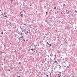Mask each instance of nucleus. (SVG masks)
<instances>
[{
    "mask_svg": "<svg viewBox=\"0 0 77 77\" xmlns=\"http://www.w3.org/2000/svg\"><path fill=\"white\" fill-rule=\"evenodd\" d=\"M46 22L47 21H46Z\"/></svg>",
    "mask_w": 77,
    "mask_h": 77,
    "instance_id": "nucleus-50",
    "label": "nucleus"
},
{
    "mask_svg": "<svg viewBox=\"0 0 77 77\" xmlns=\"http://www.w3.org/2000/svg\"><path fill=\"white\" fill-rule=\"evenodd\" d=\"M66 14H69V10H66Z\"/></svg>",
    "mask_w": 77,
    "mask_h": 77,
    "instance_id": "nucleus-2",
    "label": "nucleus"
},
{
    "mask_svg": "<svg viewBox=\"0 0 77 77\" xmlns=\"http://www.w3.org/2000/svg\"><path fill=\"white\" fill-rule=\"evenodd\" d=\"M57 62L56 61H55V62H54V63H57Z\"/></svg>",
    "mask_w": 77,
    "mask_h": 77,
    "instance_id": "nucleus-14",
    "label": "nucleus"
},
{
    "mask_svg": "<svg viewBox=\"0 0 77 77\" xmlns=\"http://www.w3.org/2000/svg\"><path fill=\"white\" fill-rule=\"evenodd\" d=\"M45 62L46 63V64H47L49 63V61H45Z\"/></svg>",
    "mask_w": 77,
    "mask_h": 77,
    "instance_id": "nucleus-7",
    "label": "nucleus"
},
{
    "mask_svg": "<svg viewBox=\"0 0 77 77\" xmlns=\"http://www.w3.org/2000/svg\"><path fill=\"white\" fill-rule=\"evenodd\" d=\"M24 31H26V29H24Z\"/></svg>",
    "mask_w": 77,
    "mask_h": 77,
    "instance_id": "nucleus-42",
    "label": "nucleus"
},
{
    "mask_svg": "<svg viewBox=\"0 0 77 77\" xmlns=\"http://www.w3.org/2000/svg\"><path fill=\"white\" fill-rule=\"evenodd\" d=\"M30 6H31V5H30Z\"/></svg>",
    "mask_w": 77,
    "mask_h": 77,
    "instance_id": "nucleus-54",
    "label": "nucleus"
},
{
    "mask_svg": "<svg viewBox=\"0 0 77 77\" xmlns=\"http://www.w3.org/2000/svg\"><path fill=\"white\" fill-rule=\"evenodd\" d=\"M47 45H49V43H48V42H47Z\"/></svg>",
    "mask_w": 77,
    "mask_h": 77,
    "instance_id": "nucleus-18",
    "label": "nucleus"
},
{
    "mask_svg": "<svg viewBox=\"0 0 77 77\" xmlns=\"http://www.w3.org/2000/svg\"><path fill=\"white\" fill-rule=\"evenodd\" d=\"M48 57H49V56H48Z\"/></svg>",
    "mask_w": 77,
    "mask_h": 77,
    "instance_id": "nucleus-46",
    "label": "nucleus"
},
{
    "mask_svg": "<svg viewBox=\"0 0 77 77\" xmlns=\"http://www.w3.org/2000/svg\"><path fill=\"white\" fill-rule=\"evenodd\" d=\"M70 67V64H68V66L67 67L69 68Z\"/></svg>",
    "mask_w": 77,
    "mask_h": 77,
    "instance_id": "nucleus-8",
    "label": "nucleus"
},
{
    "mask_svg": "<svg viewBox=\"0 0 77 77\" xmlns=\"http://www.w3.org/2000/svg\"><path fill=\"white\" fill-rule=\"evenodd\" d=\"M61 14H63V13L61 12Z\"/></svg>",
    "mask_w": 77,
    "mask_h": 77,
    "instance_id": "nucleus-31",
    "label": "nucleus"
},
{
    "mask_svg": "<svg viewBox=\"0 0 77 77\" xmlns=\"http://www.w3.org/2000/svg\"><path fill=\"white\" fill-rule=\"evenodd\" d=\"M75 13H77V12L76 10H75Z\"/></svg>",
    "mask_w": 77,
    "mask_h": 77,
    "instance_id": "nucleus-15",
    "label": "nucleus"
},
{
    "mask_svg": "<svg viewBox=\"0 0 77 77\" xmlns=\"http://www.w3.org/2000/svg\"><path fill=\"white\" fill-rule=\"evenodd\" d=\"M63 65L65 67H66V63L65 62H64L63 63Z\"/></svg>",
    "mask_w": 77,
    "mask_h": 77,
    "instance_id": "nucleus-1",
    "label": "nucleus"
},
{
    "mask_svg": "<svg viewBox=\"0 0 77 77\" xmlns=\"http://www.w3.org/2000/svg\"><path fill=\"white\" fill-rule=\"evenodd\" d=\"M46 76H47V77H48V75H47Z\"/></svg>",
    "mask_w": 77,
    "mask_h": 77,
    "instance_id": "nucleus-24",
    "label": "nucleus"
},
{
    "mask_svg": "<svg viewBox=\"0 0 77 77\" xmlns=\"http://www.w3.org/2000/svg\"><path fill=\"white\" fill-rule=\"evenodd\" d=\"M27 40H26V41H27Z\"/></svg>",
    "mask_w": 77,
    "mask_h": 77,
    "instance_id": "nucleus-51",
    "label": "nucleus"
},
{
    "mask_svg": "<svg viewBox=\"0 0 77 77\" xmlns=\"http://www.w3.org/2000/svg\"><path fill=\"white\" fill-rule=\"evenodd\" d=\"M50 56H51V54H50Z\"/></svg>",
    "mask_w": 77,
    "mask_h": 77,
    "instance_id": "nucleus-38",
    "label": "nucleus"
},
{
    "mask_svg": "<svg viewBox=\"0 0 77 77\" xmlns=\"http://www.w3.org/2000/svg\"><path fill=\"white\" fill-rule=\"evenodd\" d=\"M65 54H66V55H67V54L66 52H65Z\"/></svg>",
    "mask_w": 77,
    "mask_h": 77,
    "instance_id": "nucleus-22",
    "label": "nucleus"
},
{
    "mask_svg": "<svg viewBox=\"0 0 77 77\" xmlns=\"http://www.w3.org/2000/svg\"><path fill=\"white\" fill-rule=\"evenodd\" d=\"M41 43V42H40V43Z\"/></svg>",
    "mask_w": 77,
    "mask_h": 77,
    "instance_id": "nucleus-47",
    "label": "nucleus"
},
{
    "mask_svg": "<svg viewBox=\"0 0 77 77\" xmlns=\"http://www.w3.org/2000/svg\"><path fill=\"white\" fill-rule=\"evenodd\" d=\"M32 53H33V54H35V51H34V52H33Z\"/></svg>",
    "mask_w": 77,
    "mask_h": 77,
    "instance_id": "nucleus-19",
    "label": "nucleus"
},
{
    "mask_svg": "<svg viewBox=\"0 0 77 77\" xmlns=\"http://www.w3.org/2000/svg\"><path fill=\"white\" fill-rule=\"evenodd\" d=\"M49 45H50V46H51V45L50 44H49Z\"/></svg>",
    "mask_w": 77,
    "mask_h": 77,
    "instance_id": "nucleus-23",
    "label": "nucleus"
},
{
    "mask_svg": "<svg viewBox=\"0 0 77 77\" xmlns=\"http://www.w3.org/2000/svg\"><path fill=\"white\" fill-rule=\"evenodd\" d=\"M53 73V72H51V74H52Z\"/></svg>",
    "mask_w": 77,
    "mask_h": 77,
    "instance_id": "nucleus-43",
    "label": "nucleus"
},
{
    "mask_svg": "<svg viewBox=\"0 0 77 77\" xmlns=\"http://www.w3.org/2000/svg\"><path fill=\"white\" fill-rule=\"evenodd\" d=\"M37 66H36V67H37H37H37Z\"/></svg>",
    "mask_w": 77,
    "mask_h": 77,
    "instance_id": "nucleus-48",
    "label": "nucleus"
},
{
    "mask_svg": "<svg viewBox=\"0 0 77 77\" xmlns=\"http://www.w3.org/2000/svg\"><path fill=\"white\" fill-rule=\"evenodd\" d=\"M22 41H23L24 42L25 41V40L24 39H23Z\"/></svg>",
    "mask_w": 77,
    "mask_h": 77,
    "instance_id": "nucleus-17",
    "label": "nucleus"
},
{
    "mask_svg": "<svg viewBox=\"0 0 77 77\" xmlns=\"http://www.w3.org/2000/svg\"><path fill=\"white\" fill-rule=\"evenodd\" d=\"M20 16L21 17H23V15L22 14H21L20 15Z\"/></svg>",
    "mask_w": 77,
    "mask_h": 77,
    "instance_id": "nucleus-10",
    "label": "nucleus"
},
{
    "mask_svg": "<svg viewBox=\"0 0 77 77\" xmlns=\"http://www.w3.org/2000/svg\"><path fill=\"white\" fill-rule=\"evenodd\" d=\"M36 66H38V68L39 67V66H38V65H37V64H36Z\"/></svg>",
    "mask_w": 77,
    "mask_h": 77,
    "instance_id": "nucleus-13",
    "label": "nucleus"
},
{
    "mask_svg": "<svg viewBox=\"0 0 77 77\" xmlns=\"http://www.w3.org/2000/svg\"><path fill=\"white\" fill-rule=\"evenodd\" d=\"M31 50H32V51H33V49L32 48V49H31Z\"/></svg>",
    "mask_w": 77,
    "mask_h": 77,
    "instance_id": "nucleus-20",
    "label": "nucleus"
},
{
    "mask_svg": "<svg viewBox=\"0 0 77 77\" xmlns=\"http://www.w3.org/2000/svg\"><path fill=\"white\" fill-rule=\"evenodd\" d=\"M58 77H60V75H59V76H58Z\"/></svg>",
    "mask_w": 77,
    "mask_h": 77,
    "instance_id": "nucleus-39",
    "label": "nucleus"
},
{
    "mask_svg": "<svg viewBox=\"0 0 77 77\" xmlns=\"http://www.w3.org/2000/svg\"><path fill=\"white\" fill-rule=\"evenodd\" d=\"M72 72H73V73H74V71H72Z\"/></svg>",
    "mask_w": 77,
    "mask_h": 77,
    "instance_id": "nucleus-26",
    "label": "nucleus"
},
{
    "mask_svg": "<svg viewBox=\"0 0 77 77\" xmlns=\"http://www.w3.org/2000/svg\"><path fill=\"white\" fill-rule=\"evenodd\" d=\"M24 31L23 30H22V32H23Z\"/></svg>",
    "mask_w": 77,
    "mask_h": 77,
    "instance_id": "nucleus-44",
    "label": "nucleus"
},
{
    "mask_svg": "<svg viewBox=\"0 0 77 77\" xmlns=\"http://www.w3.org/2000/svg\"><path fill=\"white\" fill-rule=\"evenodd\" d=\"M17 77H20V76H19L18 75H17Z\"/></svg>",
    "mask_w": 77,
    "mask_h": 77,
    "instance_id": "nucleus-32",
    "label": "nucleus"
},
{
    "mask_svg": "<svg viewBox=\"0 0 77 77\" xmlns=\"http://www.w3.org/2000/svg\"><path fill=\"white\" fill-rule=\"evenodd\" d=\"M53 60H51V61H50V63L51 64H52V65H54V63H53Z\"/></svg>",
    "mask_w": 77,
    "mask_h": 77,
    "instance_id": "nucleus-5",
    "label": "nucleus"
},
{
    "mask_svg": "<svg viewBox=\"0 0 77 77\" xmlns=\"http://www.w3.org/2000/svg\"><path fill=\"white\" fill-rule=\"evenodd\" d=\"M76 16L75 15H74L73 17V19H74L75 18Z\"/></svg>",
    "mask_w": 77,
    "mask_h": 77,
    "instance_id": "nucleus-6",
    "label": "nucleus"
},
{
    "mask_svg": "<svg viewBox=\"0 0 77 77\" xmlns=\"http://www.w3.org/2000/svg\"><path fill=\"white\" fill-rule=\"evenodd\" d=\"M34 21V20H33V21Z\"/></svg>",
    "mask_w": 77,
    "mask_h": 77,
    "instance_id": "nucleus-45",
    "label": "nucleus"
},
{
    "mask_svg": "<svg viewBox=\"0 0 77 77\" xmlns=\"http://www.w3.org/2000/svg\"><path fill=\"white\" fill-rule=\"evenodd\" d=\"M1 34H2V35H3V32L1 33Z\"/></svg>",
    "mask_w": 77,
    "mask_h": 77,
    "instance_id": "nucleus-25",
    "label": "nucleus"
},
{
    "mask_svg": "<svg viewBox=\"0 0 77 77\" xmlns=\"http://www.w3.org/2000/svg\"><path fill=\"white\" fill-rule=\"evenodd\" d=\"M54 8H53V9H54L55 10H56V7H55V6H54Z\"/></svg>",
    "mask_w": 77,
    "mask_h": 77,
    "instance_id": "nucleus-9",
    "label": "nucleus"
},
{
    "mask_svg": "<svg viewBox=\"0 0 77 77\" xmlns=\"http://www.w3.org/2000/svg\"><path fill=\"white\" fill-rule=\"evenodd\" d=\"M58 75H59V74H58Z\"/></svg>",
    "mask_w": 77,
    "mask_h": 77,
    "instance_id": "nucleus-49",
    "label": "nucleus"
},
{
    "mask_svg": "<svg viewBox=\"0 0 77 77\" xmlns=\"http://www.w3.org/2000/svg\"><path fill=\"white\" fill-rule=\"evenodd\" d=\"M65 5V4H64V5H63V7H64Z\"/></svg>",
    "mask_w": 77,
    "mask_h": 77,
    "instance_id": "nucleus-28",
    "label": "nucleus"
},
{
    "mask_svg": "<svg viewBox=\"0 0 77 77\" xmlns=\"http://www.w3.org/2000/svg\"><path fill=\"white\" fill-rule=\"evenodd\" d=\"M70 16H70L71 18L73 19V15L72 14V13L71 14Z\"/></svg>",
    "mask_w": 77,
    "mask_h": 77,
    "instance_id": "nucleus-4",
    "label": "nucleus"
},
{
    "mask_svg": "<svg viewBox=\"0 0 77 77\" xmlns=\"http://www.w3.org/2000/svg\"><path fill=\"white\" fill-rule=\"evenodd\" d=\"M29 51H30V50L29 49Z\"/></svg>",
    "mask_w": 77,
    "mask_h": 77,
    "instance_id": "nucleus-52",
    "label": "nucleus"
},
{
    "mask_svg": "<svg viewBox=\"0 0 77 77\" xmlns=\"http://www.w3.org/2000/svg\"><path fill=\"white\" fill-rule=\"evenodd\" d=\"M20 14H21V12H20Z\"/></svg>",
    "mask_w": 77,
    "mask_h": 77,
    "instance_id": "nucleus-41",
    "label": "nucleus"
},
{
    "mask_svg": "<svg viewBox=\"0 0 77 77\" xmlns=\"http://www.w3.org/2000/svg\"><path fill=\"white\" fill-rule=\"evenodd\" d=\"M20 38H22L23 39H24V37H23V36H22V37H21Z\"/></svg>",
    "mask_w": 77,
    "mask_h": 77,
    "instance_id": "nucleus-12",
    "label": "nucleus"
},
{
    "mask_svg": "<svg viewBox=\"0 0 77 77\" xmlns=\"http://www.w3.org/2000/svg\"><path fill=\"white\" fill-rule=\"evenodd\" d=\"M29 25L31 26H32L33 25L32 24H31Z\"/></svg>",
    "mask_w": 77,
    "mask_h": 77,
    "instance_id": "nucleus-11",
    "label": "nucleus"
},
{
    "mask_svg": "<svg viewBox=\"0 0 77 77\" xmlns=\"http://www.w3.org/2000/svg\"><path fill=\"white\" fill-rule=\"evenodd\" d=\"M19 54H20V52L19 53Z\"/></svg>",
    "mask_w": 77,
    "mask_h": 77,
    "instance_id": "nucleus-37",
    "label": "nucleus"
},
{
    "mask_svg": "<svg viewBox=\"0 0 77 77\" xmlns=\"http://www.w3.org/2000/svg\"><path fill=\"white\" fill-rule=\"evenodd\" d=\"M10 45H11V43H10Z\"/></svg>",
    "mask_w": 77,
    "mask_h": 77,
    "instance_id": "nucleus-29",
    "label": "nucleus"
},
{
    "mask_svg": "<svg viewBox=\"0 0 77 77\" xmlns=\"http://www.w3.org/2000/svg\"><path fill=\"white\" fill-rule=\"evenodd\" d=\"M45 12H46V14H47V12L46 11Z\"/></svg>",
    "mask_w": 77,
    "mask_h": 77,
    "instance_id": "nucleus-33",
    "label": "nucleus"
},
{
    "mask_svg": "<svg viewBox=\"0 0 77 77\" xmlns=\"http://www.w3.org/2000/svg\"><path fill=\"white\" fill-rule=\"evenodd\" d=\"M11 1H13V0H11Z\"/></svg>",
    "mask_w": 77,
    "mask_h": 77,
    "instance_id": "nucleus-53",
    "label": "nucleus"
},
{
    "mask_svg": "<svg viewBox=\"0 0 77 77\" xmlns=\"http://www.w3.org/2000/svg\"><path fill=\"white\" fill-rule=\"evenodd\" d=\"M17 71H18V70H17Z\"/></svg>",
    "mask_w": 77,
    "mask_h": 77,
    "instance_id": "nucleus-55",
    "label": "nucleus"
},
{
    "mask_svg": "<svg viewBox=\"0 0 77 77\" xmlns=\"http://www.w3.org/2000/svg\"><path fill=\"white\" fill-rule=\"evenodd\" d=\"M7 71H9L10 72V71L9 69Z\"/></svg>",
    "mask_w": 77,
    "mask_h": 77,
    "instance_id": "nucleus-21",
    "label": "nucleus"
},
{
    "mask_svg": "<svg viewBox=\"0 0 77 77\" xmlns=\"http://www.w3.org/2000/svg\"><path fill=\"white\" fill-rule=\"evenodd\" d=\"M11 24V23L10 22V24Z\"/></svg>",
    "mask_w": 77,
    "mask_h": 77,
    "instance_id": "nucleus-30",
    "label": "nucleus"
},
{
    "mask_svg": "<svg viewBox=\"0 0 77 77\" xmlns=\"http://www.w3.org/2000/svg\"><path fill=\"white\" fill-rule=\"evenodd\" d=\"M20 71H21V69H20V70H19Z\"/></svg>",
    "mask_w": 77,
    "mask_h": 77,
    "instance_id": "nucleus-27",
    "label": "nucleus"
},
{
    "mask_svg": "<svg viewBox=\"0 0 77 77\" xmlns=\"http://www.w3.org/2000/svg\"><path fill=\"white\" fill-rule=\"evenodd\" d=\"M57 38H59V37H57Z\"/></svg>",
    "mask_w": 77,
    "mask_h": 77,
    "instance_id": "nucleus-35",
    "label": "nucleus"
},
{
    "mask_svg": "<svg viewBox=\"0 0 77 77\" xmlns=\"http://www.w3.org/2000/svg\"><path fill=\"white\" fill-rule=\"evenodd\" d=\"M2 15H3L4 17H7V16H6V13H4V14H2Z\"/></svg>",
    "mask_w": 77,
    "mask_h": 77,
    "instance_id": "nucleus-3",
    "label": "nucleus"
},
{
    "mask_svg": "<svg viewBox=\"0 0 77 77\" xmlns=\"http://www.w3.org/2000/svg\"><path fill=\"white\" fill-rule=\"evenodd\" d=\"M14 52H16V51H14Z\"/></svg>",
    "mask_w": 77,
    "mask_h": 77,
    "instance_id": "nucleus-36",
    "label": "nucleus"
},
{
    "mask_svg": "<svg viewBox=\"0 0 77 77\" xmlns=\"http://www.w3.org/2000/svg\"><path fill=\"white\" fill-rule=\"evenodd\" d=\"M49 75H50L49 76H50V77L51 76V73H50V74H49Z\"/></svg>",
    "mask_w": 77,
    "mask_h": 77,
    "instance_id": "nucleus-16",
    "label": "nucleus"
},
{
    "mask_svg": "<svg viewBox=\"0 0 77 77\" xmlns=\"http://www.w3.org/2000/svg\"><path fill=\"white\" fill-rule=\"evenodd\" d=\"M37 45H38V46H39V45H38V44H37Z\"/></svg>",
    "mask_w": 77,
    "mask_h": 77,
    "instance_id": "nucleus-40",
    "label": "nucleus"
},
{
    "mask_svg": "<svg viewBox=\"0 0 77 77\" xmlns=\"http://www.w3.org/2000/svg\"><path fill=\"white\" fill-rule=\"evenodd\" d=\"M20 62H19V64H20Z\"/></svg>",
    "mask_w": 77,
    "mask_h": 77,
    "instance_id": "nucleus-34",
    "label": "nucleus"
}]
</instances>
